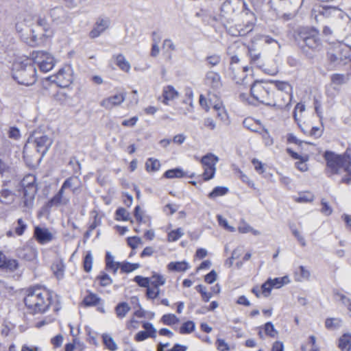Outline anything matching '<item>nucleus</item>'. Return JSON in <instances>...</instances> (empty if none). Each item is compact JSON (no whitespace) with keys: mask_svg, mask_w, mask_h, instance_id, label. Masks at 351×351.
Returning <instances> with one entry per match:
<instances>
[{"mask_svg":"<svg viewBox=\"0 0 351 351\" xmlns=\"http://www.w3.org/2000/svg\"><path fill=\"white\" fill-rule=\"evenodd\" d=\"M327 56L330 62L334 65L351 68V47L338 43L328 51Z\"/></svg>","mask_w":351,"mask_h":351,"instance_id":"obj_4","label":"nucleus"},{"mask_svg":"<svg viewBox=\"0 0 351 351\" xmlns=\"http://www.w3.org/2000/svg\"><path fill=\"white\" fill-rule=\"evenodd\" d=\"M97 278L99 280L100 285L103 287H106L112 283V278L110 277L108 274L105 273L98 276Z\"/></svg>","mask_w":351,"mask_h":351,"instance_id":"obj_59","label":"nucleus"},{"mask_svg":"<svg viewBox=\"0 0 351 351\" xmlns=\"http://www.w3.org/2000/svg\"><path fill=\"white\" fill-rule=\"evenodd\" d=\"M24 22L27 26L36 24L37 29H32V39L29 42L30 45H36L38 43V40L43 36H49L47 34L50 30L49 25L45 18L41 16H27L24 19Z\"/></svg>","mask_w":351,"mask_h":351,"instance_id":"obj_6","label":"nucleus"},{"mask_svg":"<svg viewBox=\"0 0 351 351\" xmlns=\"http://www.w3.org/2000/svg\"><path fill=\"white\" fill-rule=\"evenodd\" d=\"M27 228V225L23 221V220L20 218L17 220V226L15 228V232L19 235L21 236L24 233V231Z\"/></svg>","mask_w":351,"mask_h":351,"instance_id":"obj_60","label":"nucleus"},{"mask_svg":"<svg viewBox=\"0 0 351 351\" xmlns=\"http://www.w3.org/2000/svg\"><path fill=\"white\" fill-rule=\"evenodd\" d=\"M21 187L23 195L24 206L29 207L33 204L38 190L35 176L31 174L26 176L21 182Z\"/></svg>","mask_w":351,"mask_h":351,"instance_id":"obj_7","label":"nucleus"},{"mask_svg":"<svg viewBox=\"0 0 351 351\" xmlns=\"http://www.w3.org/2000/svg\"><path fill=\"white\" fill-rule=\"evenodd\" d=\"M113 57L116 60V64L120 69L125 72H128L130 70V64L123 54L120 53Z\"/></svg>","mask_w":351,"mask_h":351,"instance_id":"obj_27","label":"nucleus"},{"mask_svg":"<svg viewBox=\"0 0 351 351\" xmlns=\"http://www.w3.org/2000/svg\"><path fill=\"white\" fill-rule=\"evenodd\" d=\"M128 245L132 248L135 249L138 245L141 243V239L138 237H132L128 238Z\"/></svg>","mask_w":351,"mask_h":351,"instance_id":"obj_64","label":"nucleus"},{"mask_svg":"<svg viewBox=\"0 0 351 351\" xmlns=\"http://www.w3.org/2000/svg\"><path fill=\"white\" fill-rule=\"evenodd\" d=\"M134 281L137 283L139 287L147 288L150 285V278L141 276H136Z\"/></svg>","mask_w":351,"mask_h":351,"instance_id":"obj_50","label":"nucleus"},{"mask_svg":"<svg viewBox=\"0 0 351 351\" xmlns=\"http://www.w3.org/2000/svg\"><path fill=\"white\" fill-rule=\"evenodd\" d=\"M29 141L34 142L36 151L41 154V158L47 154L53 143V141L45 134H40V136L34 134L29 138L28 141L29 142Z\"/></svg>","mask_w":351,"mask_h":351,"instance_id":"obj_12","label":"nucleus"},{"mask_svg":"<svg viewBox=\"0 0 351 351\" xmlns=\"http://www.w3.org/2000/svg\"><path fill=\"white\" fill-rule=\"evenodd\" d=\"M228 192V188L226 186H216L213 190L208 194V197L210 199L215 198L219 196H222L227 194Z\"/></svg>","mask_w":351,"mask_h":351,"instance_id":"obj_39","label":"nucleus"},{"mask_svg":"<svg viewBox=\"0 0 351 351\" xmlns=\"http://www.w3.org/2000/svg\"><path fill=\"white\" fill-rule=\"evenodd\" d=\"M102 339L106 348L111 350L114 351L117 350V345L114 341L113 338L108 334H103Z\"/></svg>","mask_w":351,"mask_h":351,"instance_id":"obj_35","label":"nucleus"},{"mask_svg":"<svg viewBox=\"0 0 351 351\" xmlns=\"http://www.w3.org/2000/svg\"><path fill=\"white\" fill-rule=\"evenodd\" d=\"M237 34H234L235 36H244L247 35L248 33L251 32L254 28V23L251 22H247L246 25L243 27L241 25H237Z\"/></svg>","mask_w":351,"mask_h":351,"instance_id":"obj_40","label":"nucleus"},{"mask_svg":"<svg viewBox=\"0 0 351 351\" xmlns=\"http://www.w3.org/2000/svg\"><path fill=\"white\" fill-rule=\"evenodd\" d=\"M33 64H36L40 71L47 73L51 71L54 65V58L49 53L44 51H34L31 53Z\"/></svg>","mask_w":351,"mask_h":351,"instance_id":"obj_9","label":"nucleus"},{"mask_svg":"<svg viewBox=\"0 0 351 351\" xmlns=\"http://www.w3.org/2000/svg\"><path fill=\"white\" fill-rule=\"evenodd\" d=\"M110 25V20L108 17H99L95 22L93 29L89 33L91 38L99 37Z\"/></svg>","mask_w":351,"mask_h":351,"instance_id":"obj_14","label":"nucleus"},{"mask_svg":"<svg viewBox=\"0 0 351 351\" xmlns=\"http://www.w3.org/2000/svg\"><path fill=\"white\" fill-rule=\"evenodd\" d=\"M342 321L339 318H328L326 319V328L329 330H336L341 327Z\"/></svg>","mask_w":351,"mask_h":351,"instance_id":"obj_37","label":"nucleus"},{"mask_svg":"<svg viewBox=\"0 0 351 351\" xmlns=\"http://www.w3.org/2000/svg\"><path fill=\"white\" fill-rule=\"evenodd\" d=\"M65 265L62 260H57L54 261L51 265V269L58 279L64 277Z\"/></svg>","mask_w":351,"mask_h":351,"instance_id":"obj_24","label":"nucleus"},{"mask_svg":"<svg viewBox=\"0 0 351 351\" xmlns=\"http://www.w3.org/2000/svg\"><path fill=\"white\" fill-rule=\"evenodd\" d=\"M34 237L40 244L47 243L53 238L52 234L47 228L40 227L35 228Z\"/></svg>","mask_w":351,"mask_h":351,"instance_id":"obj_19","label":"nucleus"},{"mask_svg":"<svg viewBox=\"0 0 351 351\" xmlns=\"http://www.w3.org/2000/svg\"><path fill=\"white\" fill-rule=\"evenodd\" d=\"M294 39L303 51H319L322 47L319 31L315 27H302L294 33Z\"/></svg>","mask_w":351,"mask_h":351,"instance_id":"obj_3","label":"nucleus"},{"mask_svg":"<svg viewBox=\"0 0 351 351\" xmlns=\"http://www.w3.org/2000/svg\"><path fill=\"white\" fill-rule=\"evenodd\" d=\"M130 310V306L125 302L119 303L114 308L117 317L121 319H123Z\"/></svg>","mask_w":351,"mask_h":351,"instance_id":"obj_25","label":"nucleus"},{"mask_svg":"<svg viewBox=\"0 0 351 351\" xmlns=\"http://www.w3.org/2000/svg\"><path fill=\"white\" fill-rule=\"evenodd\" d=\"M184 234L183 230L180 228L171 230L168 233L169 241H176Z\"/></svg>","mask_w":351,"mask_h":351,"instance_id":"obj_47","label":"nucleus"},{"mask_svg":"<svg viewBox=\"0 0 351 351\" xmlns=\"http://www.w3.org/2000/svg\"><path fill=\"white\" fill-rule=\"evenodd\" d=\"M83 265L85 271L90 272L92 269L93 256L90 252H88L85 255L83 261Z\"/></svg>","mask_w":351,"mask_h":351,"instance_id":"obj_45","label":"nucleus"},{"mask_svg":"<svg viewBox=\"0 0 351 351\" xmlns=\"http://www.w3.org/2000/svg\"><path fill=\"white\" fill-rule=\"evenodd\" d=\"M268 281H270V285L273 288L279 289L285 284L287 283L289 280L287 276H284L282 278H275L274 279L269 278Z\"/></svg>","mask_w":351,"mask_h":351,"instance_id":"obj_42","label":"nucleus"},{"mask_svg":"<svg viewBox=\"0 0 351 351\" xmlns=\"http://www.w3.org/2000/svg\"><path fill=\"white\" fill-rule=\"evenodd\" d=\"M264 329L265 334L271 337H275L278 334L274 324L271 322H268L265 324Z\"/></svg>","mask_w":351,"mask_h":351,"instance_id":"obj_51","label":"nucleus"},{"mask_svg":"<svg viewBox=\"0 0 351 351\" xmlns=\"http://www.w3.org/2000/svg\"><path fill=\"white\" fill-rule=\"evenodd\" d=\"M167 268L172 271H185L189 268V265L186 261L171 262L168 264Z\"/></svg>","mask_w":351,"mask_h":351,"instance_id":"obj_26","label":"nucleus"},{"mask_svg":"<svg viewBox=\"0 0 351 351\" xmlns=\"http://www.w3.org/2000/svg\"><path fill=\"white\" fill-rule=\"evenodd\" d=\"M79 176H71L66 179L61 186V189L64 191L66 189H71L73 194L78 193V185L80 183Z\"/></svg>","mask_w":351,"mask_h":351,"instance_id":"obj_21","label":"nucleus"},{"mask_svg":"<svg viewBox=\"0 0 351 351\" xmlns=\"http://www.w3.org/2000/svg\"><path fill=\"white\" fill-rule=\"evenodd\" d=\"M69 202L70 197L64 194V191L60 188L58 193L49 200L47 206L49 207H58L61 205H66Z\"/></svg>","mask_w":351,"mask_h":351,"instance_id":"obj_18","label":"nucleus"},{"mask_svg":"<svg viewBox=\"0 0 351 351\" xmlns=\"http://www.w3.org/2000/svg\"><path fill=\"white\" fill-rule=\"evenodd\" d=\"M218 160V157L213 154H207L202 158L201 163L204 170L203 173L204 180H209L214 177L216 171L215 165Z\"/></svg>","mask_w":351,"mask_h":351,"instance_id":"obj_11","label":"nucleus"},{"mask_svg":"<svg viewBox=\"0 0 351 351\" xmlns=\"http://www.w3.org/2000/svg\"><path fill=\"white\" fill-rule=\"evenodd\" d=\"M308 156H304V158L295 162V167L301 171H306L308 169L306 162L308 160Z\"/></svg>","mask_w":351,"mask_h":351,"instance_id":"obj_61","label":"nucleus"},{"mask_svg":"<svg viewBox=\"0 0 351 351\" xmlns=\"http://www.w3.org/2000/svg\"><path fill=\"white\" fill-rule=\"evenodd\" d=\"M195 324L193 321H187L184 322L180 327V334H190L195 330Z\"/></svg>","mask_w":351,"mask_h":351,"instance_id":"obj_38","label":"nucleus"},{"mask_svg":"<svg viewBox=\"0 0 351 351\" xmlns=\"http://www.w3.org/2000/svg\"><path fill=\"white\" fill-rule=\"evenodd\" d=\"M178 95V93L172 86H167L164 88L162 92L163 101L165 104H168L169 101L173 100Z\"/></svg>","mask_w":351,"mask_h":351,"instance_id":"obj_23","label":"nucleus"},{"mask_svg":"<svg viewBox=\"0 0 351 351\" xmlns=\"http://www.w3.org/2000/svg\"><path fill=\"white\" fill-rule=\"evenodd\" d=\"M243 126L248 129L249 130L258 133L259 132V129L258 128V125H261V123L259 121H255L254 119L250 118L245 119L243 121Z\"/></svg>","mask_w":351,"mask_h":351,"instance_id":"obj_33","label":"nucleus"},{"mask_svg":"<svg viewBox=\"0 0 351 351\" xmlns=\"http://www.w3.org/2000/svg\"><path fill=\"white\" fill-rule=\"evenodd\" d=\"M239 232L242 234L252 232L254 235L261 234L260 231L254 229L250 225L245 221H241L238 227Z\"/></svg>","mask_w":351,"mask_h":351,"instance_id":"obj_32","label":"nucleus"},{"mask_svg":"<svg viewBox=\"0 0 351 351\" xmlns=\"http://www.w3.org/2000/svg\"><path fill=\"white\" fill-rule=\"evenodd\" d=\"M197 291H198L202 297V300L207 302L210 300V299L212 298V293H208L206 291V288L202 285H199L197 286H196L195 287Z\"/></svg>","mask_w":351,"mask_h":351,"instance_id":"obj_48","label":"nucleus"},{"mask_svg":"<svg viewBox=\"0 0 351 351\" xmlns=\"http://www.w3.org/2000/svg\"><path fill=\"white\" fill-rule=\"evenodd\" d=\"M50 293L40 287L29 288L24 302L32 313H45L50 306Z\"/></svg>","mask_w":351,"mask_h":351,"instance_id":"obj_2","label":"nucleus"},{"mask_svg":"<svg viewBox=\"0 0 351 351\" xmlns=\"http://www.w3.org/2000/svg\"><path fill=\"white\" fill-rule=\"evenodd\" d=\"M161 321L165 325L171 326L177 324L179 322V319L174 314H165L162 318Z\"/></svg>","mask_w":351,"mask_h":351,"instance_id":"obj_43","label":"nucleus"},{"mask_svg":"<svg viewBox=\"0 0 351 351\" xmlns=\"http://www.w3.org/2000/svg\"><path fill=\"white\" fill-rule=\"evenodd\" d=\"M146 289V296L148 299L154 300L160 294V289H156L154 287H150V286Z\"/></svg>","mask_w":351,"mask_h":351,"instance_id":"obj_57","label":"nucleus"},{"mask_svg":"<svg viewBox=\"0 0 351 351\" xmlns=\"http://www.w3.org/2000/svg\"><path fill=\"white\" fill-rule=\"evenodd\" d=\"M72 82L73 76L70 68L60 69L56 75V82L60 87H68Z\"/></svg>","mask_w":351,"mask_h":351,"instance_id":"obj_15","label":"nucleus"},{"mask_svg":"<svg viewBox=\"0 0 351 351\" xmlns=\"http://www.w3.org/2000/svg\"><path fill=\"white\" fill-rule=\"evenodd\" d=\"M14 193L11 191L3 189L0 192V201L3 204H10L14 201Z\"/></svg>","mask_w":351,"mask_h":351,"instance_id":"obj_30","label":"nucleus"},{"mask_svg":"<svg viewBox=\"0 0 351 351\" xmlns=\"http://www.w3.org/2000/svg\"><path fill=\"white\" fill-rule=\"evenodd\" d=\"M143 328L145 330L137 332L134 337L136 341H142L148 337L155 338L156 337V329L150 322H145L143 324Z\"/></svg>","mask_w":351,"mask_h":351,"instance_id":"obj_16","label":"nucleus"},{"mask_svg":"<svg viewBox=\"0 0 351 351\" xmlns=\"http://www.w3.org/2000/svg\"><path fill=\"white\" fill-rule=\"evenodd\" d=\"M313 197L314 196L313 194L310 193H304L300 194L295 201L300 203H306L312 202L313 200Z\"/></svg>","mask_w":351,"mask_h":351,"instance_id":"obj_55","label":"nucleus"},{"mask_svg":"<svg viewBox=\"0 0 351 351\" xmlns=\"http://www.w3.org/2000/svg\"><path fill=\"white\" fill-rule=\"evenodd\" d=\"M140 267L138 263H131L129 262H123L121 263V271L123 273H130L132 272Z\"/></svg>","mask_w":351,"mask_h":351,"instance_id":"obj_41","label":"nucleus"},{"mask_svg":"<svg viewBox=\"0 0 351 351\" xmlns=\"http://www.w3.org/2000/svg\"><path fill=\"white\" fill-rule=\"evenodd\" d=\"M116 220L117 221H128L130 219V213L124 208H119L116 210Z\"/></svg>","mask_w":351,"mask_h":351,"instance_id":"obj_44","label":"nucleus"},{"mask_svg":"<svg viewBox=\"0 0 351 351\" xmlns=\"http://www.w3.org/2000/svg\"><path fill=\"white\" fill-rule=\"evenodd\" d=\"M339 10L337 7L335 6H324L322 10H319V13L322 14L324 16L330 17L332 16L333 12Z\"/></svg>","mask_w":351,"mask_h":351,"instance_id":"obj_52","label":"nucleus"},{"mask_svg":"<svg viewBox=\"0 0 351 351\" xmlns=\"http://www.w3.org/2000/svg\"><path fill=\"white\" fill-rule=\"evenodd\" d=\"M69 165L72 166L73 169L74 173L78 174L80 176L81 174L80 169H81V165L80 162L75 158H73L70 160L69 162Z\"/></svg>","mask_w":351,"mask_h":351,"instance_id":"obj_62","label":"nucleus"},{"mask_svg":"<svg viewBox=\"0 0 351 351\" xmlns=\"http://www.w3.org/2000/svg\"><path fill=\"white\" fill-rule=\"evenodd\" d=\"M300 276L296 277L297 281H302L304 280H308L310 278V271L306 269L304 266H300L299 268Z\"/></svg>","mask_w":351,"mask_h":351,"instance_id":"obj_54","label":"nucleus"},{"mask_svg":"<svg viewBox=\"0 0 351 351\" xmlns=\"http://www.w3.org/2000/svg\"><path fill=\"white\" fill-rule=\"evenodd\" d=\"M321 204L322 206V209H321V212L324 215H325L326 216H328V215L332 214V208L329 206L328 202H326L324 199H322Z\"/></svg>","mask_w":351,"mask_h":351,"instance_id":"obj_63","label":"nucleus"},{"mask_svg":"<svg viewBox=\"0 0 351 351\" xmlns=\"http://www.w3.org/2000/svg\"><path fill=\"white\" fill-rule=\"evenodd\" d=\"M258 133L261 134L265 141V145H271L273 144V139L271 138L267 129L263 127L262 131H259Z\"/></svg>","mask_w":351,"mask_h":351,"instance_id":"obj_58","label":"nucleus"},{"mask_svg":"<svg viewBox=\"0 0 351 351\" xmlns=\"http://www.w3.org/2000/svg\"><path fill=\"white\" fill-rule=\"evenodd\" d=\"M160 167V163L157 159L149 158L147 160L145 163L146 170L149 171H156L159 170Z\"/></svg>","mask_w":351,"mask_h":351,"instance_id":"obj_36","label":"nucleus"},{"mask_svg":"<svg viewBox=\"0 0 351 351\" xmlns=\"http://www.w3.org/2000/svg\"><path fill=\"white\" fill-rule=\"evenodd\" d=\"M250 93L254 99L263 104L276 106L279 109L283 108L282 104H277L274 99V93L271 92L269 87L264 86L261 82L256 81L252 84Z\"/></svg>","mask_w":351,"mask_h":351,"instance_id":"obj_5","label":"nucleus"},{"mask_svg":"<svg viewBox=\"0 0 351 351\" xmlns=\"http://www.w3.org/2000/svg\"><path fill=\"white\" fill-rule=\"evenodd\" d=\"M348 77H346L343 74L335 73L331 76V81L333 84L341 85L348 80Z\"/></svg>","mask_w":351,"mask_h":351,"instance_id":"obj_53","label":"nucleus"},{"mask_svg":"<svg viewBox=\"0 0 351 351\" xmlns=\"http://www.w3.org/2000/svg\"><path fill=\"white\" fill-rule=\"evenodd\" d=\"M3 265L2 268H5L6 269H9L10 271H14L17 269L19 264L18 262L14 259H8L6 258L5 261L3 262Z\"/></svg>","mask_w":351,"mask_h":351,"instance_id":"obj_56","label":"nucleus"},{"mask_svg":"<svg viewBox=\"0 0 351 351\" xmlns=\"http://www.w3.org/2000/svg\"><path fill=\"white\" fill-rule=\"evenodd\" d=\"M150 278V285L156 289H159L160 286L164 285L166 282L165 278L159 274L154 272Z\"/></svg>","mask_w":351,"mask_h":351,"instance_id":"obj_29","label":"nucleus"},{"mask_svg":"<svg viewBox=\"0 0 351 351\" xmlns=\"http://www.w3.org/2000/svg\"><path fill=\"white\" fill-rule=\"evenodd\" d=\"M12 75L19 84L31 86L36 81V69L29 58L16 59L12 66Z\"/></svg>","mask_w":351,"mask_h":351,"instance_id":"obj_1","label":"nucleus"},{"mask_svg":"<svg viewBox=\"0 0 351 351\" xmlns=\"http://www.w3.org/2000/svg\"><path fill=\"white\" fill-rule=\"evenodd\" d=\"M99 298L97 296V295L93 293H90L86 295L83 300V302L86 306H94L99 303Z\"/></svg>","mask_w":351,"mask_h":351,"instance_id":"obj_46","label":"nucleus"},{"mask_svg":"<svg viewBox=\"0 0 351 351\" xmlns=\"http://www.w3.org/2000/svg\"><path fill=\"white\" fill-rule=\"evenodd\" d=\"M274 82L278 90L276 96L282 97V99H285V97H286V98L288 99V101L286 104H282L283 108H289L291 106V101L292 97L291 95L290 94L291 90V85L287 82L275 81Z\"/></svg>","mask_w":351,"mask_h":351,"instance_id":"obj_13","label":"nucleus"},{"mask_svg":"<svg viewBox=\"0 0 351 351\" xmlns=\"http://www.w3.org/2000/svg\"><path fill=\"white\" fill-rule=\"evenodd\" d=\"M204 83L208 87L209 93H213L214 95L219 92L223 86L220 74L212 70L206 73Z\"/></svg>","mask_w":351,"mask_h":351,"instance_id":"obj_10","label":"nucleus"},{"mask_svg":"<svg viewBox=\"0 0 351 351\" xmlns=\"http://www.w3.org/2000/svg\"><path fill=\"white\" fill-rule=\"evenodd\" d=\"M17 256L25 261H32L36 257V251L29 245H24L16 250Z\"/></svg>","mask_w":351,"mask_h":351,"instance_id":"obj_20","label":"nucleus"},{"mask_svg":"<svg viewBox=\"0 0 351 351\" xmlns=\"http://www.w3.org/2000/svg\"><path fill=\"white\" fill-rule=\"evenodd\" d=\"M325 158L329 169V176L341 173L342 169L345 172L349 171V165H346V160L343 156L326 152Z\"/></svg>","mask_w":351,"mask_h":351,"instance_id":"obj_8","label":"nucleus"},{"mask_svg":"<svg viewBox=\"0 0 351 351\" xmlns=\"http://www.w3.org/2000/svg\"><path fill=\"white\" fill-rule=\"evenodd\" d=\"M50 16L57 24L63 22L65 19V11L62 7H56L50 10Z\"/></svg>","mask_w":351,"mask_h":351,"instance_id":"obj_22","label":"nucleus"},{"mask_svg":"<svg viewBox=\"0 0 351 351\" xmlns=\"http://www.w3.org/2000/svg\"><path fill=\"white\" fill-rule=\"evenodd\" d=\"M185 176L184 172L180 168H175L166 171L164 177L168 179L182 178Z\"/></svg>","mask_w":351,"mask_h":351,"instance_id":"obj_31","label":"nucleus"},{"mask_svg":"<svg viewBox=\"0 0 351 351\" xmlns=\"http://www.w3.org/2000/svg\"><path fill=\"white\" fill-rule=\"evenodd\" d=\"M125 99V94L117 93L103 99L100 103V106L109 110L112 109L114 106L121 105Z\"/></svg>","mask_w":351,"mask_h":351,"instance_id":"obj_17","label":"nucleus"},{"mask_svg":"<svg viewBox=\"0 0 351 351\" xmlns=\"http://www.w3.org/2000/svg\"><path fill=\"white\" fill-rule=\"evenodd\" d=\"M339 347L342 351H350L351 348V335L344 334L339 341Z\"/></svg>","mask_w":351,"mask_h":351,"instance_id":"obj_28","label":"nucleus"},{"mask_svg":"<svg viewBox=\"0 0 351 351\" xmlns=\"http://www.w3.org/2000/svg\"><path fill=\"white\" fill-rule=\"evenodd\" d=\"M221 56L216 53L207 56L205 58L206 64L210 68L217 66L221 62Z\"/></svg>","mask_w":351,"mask_h":351,"instance_id":"obj_34","label":"nucleus"},{"mask_svg":"<svg viewBox=\"0 0 351 351\" xmlns=\"http://www.w3.org/2000/svg\"><path fill=\"white\" fill-rule=\"evenodd\" d=\"M249 56L250 58L251 63L256 64L258 66H261L260 59H261V53H257L254 49H249Z\"/></svg>","mask_w":351,"mask_h":351,"instance_id":"obj_49","label":"nucleus"}]
</instances>
